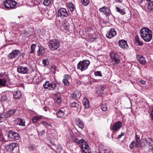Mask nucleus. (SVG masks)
I'll use <instances>...</instances> for the list:
<instances>
[{
    "label": "nucleus",
    "instance_id": "cd10ccee",
    "mask_svg": "<svg viewBox=\"0 0 153 153\" xmlns=\"http://www.w3.org/2000/svg\"><path fill=\"white\" fill-rule=\"evenodd\" d=\"M147 8L150 11H151L153 10V1H151L148 4Z\"/></svg>",
    "mask_w": 153,
    "mask_h": 153
},
{
    "label": "nucleus",
    "instance_id": "f03ea898",
    "mask_svg": "<svg viewBox=\"0 0 153 153\" xmlns=\"http://www.w3.org/2000/svg\"><path fill=\"white\" fill-rule=\"evenodd\" d=\"M74 141L80 144V148L82 149V153H91L89 145L83 139L78 140L76 138Z\"/></svg>",
    "mask_w": 153,
    "mask_h": 153
},
{
    "label": "nucleus",
    "instance_id": "09e8293b",
    "mask_svg": "<svg viewBox=\"0 0 153 153\" xmlns=\"http://www.w3.org/2000/svg\"><path fill=\"white\" fill-rule=\"evenodd\" d=\"M125 134V133L124 132H122L121 133V134L119 135L118 136V139L120 138L122 136L124 135Z\"/></svg>",
    "mask_w": 153,
    "mask_h": 153
},
{
    "label": "nucleus",
    "instance_id": "bb28decb",
    "mask_svg": "<svg viewBox=\"0 0 153 153\" xmlns=\"http://www.w3.org/2000/svg\"><path fill=\"white\" fill-rule=\"evenodd\" d=\"M36 47V45L35 44H32L30 47V50L29 53L30 54L33 53L35 51V48Z\"/></svg>",
    "mask_w": 153,
    "mask_h": 153
},
{
    "label": "nucleus",
    "instance_id": "bf43d9fd",
    "mask_svg": "<svg viewBox=\"0 0 153 153\" xmlns=\"http://www.w3.org/2000/svg\"><path fill=\"white\" fill-rule=\"evenodd\" d=\"M88 40H90L91 42H92L94 40V38H92V39H91L90 38H89Z\"/></svg>",
    "mask_w": 153,
    "mask_h": 153
},
{
    "label": "nucleus",
    "instance_id": "13d9d810",
    "mask_svg": "<svg viewBox=\"0 0 153 153\" xmlns=\"http://www.w3.org/2000/svg\"><path fill=\"white\" fill-rule=\"evenodd\" d=\"M137 1L139 4H141L143 1V0H137Z\"/></svg>",
    "mask_w": 153,
    "mask_h": 153
},
{
    "label": "nucleus",
    "instance_id": "5701e85b",
    "mask_svg": "<svg viewBox=\"0 0 153 153\" xmlns=\"http://www.w3.org/2000/svg\"><path fill=\"white\" fill-rule=\"evenodd\" d=\"M104 89L105 88L103 86H100L96 92L97 94L99 95H101L103 94V91Z\"/></svg>",
    "mask_w": 153,
    "mask_h": 153
},
{
    "label": "nucleus",
    "instance_id": "39448f33",
    "mask_svg": "<svg viewBox=\"0 0 153 153\" xmlns=\"http://www.w3.org/2000/svg\"><path fill=\"white\" fill-rule=\"evenodd\" d=\"M16 4V2L13 0H5L3 3L5 7L9 9L14 7Z\"/></svg>",
    "mask_w": 153,
    "mask_h": 153
},
{
    "label": "nucleus",
    "instance_id": "4c0bfd02",
    "mask_svg": "<svg viewBox=\"0 0 153 153\" xmlns=\"http://www.w3.org/2000/svg\"><path fill=\"white\" fill-rule=\"evenodd\" d=\"M89 0H81L82 4L84 6H87L89 3Z\"/></svg>",
    "mask_w": 153,
    "mask_h": 153
},
{
    "label": "nucleus",
    "instance_id": "c03bdc74",
    "mask_svg": "<svg viewBox=\"0 0 153 153\" xmlns=\"http://www.w3.org/2000/svg\"><path fill=\"white\" fill-rule=\"evenodd\" d=\"M42 64L44 66H46L48 64V62L47 60L44 59L42 60Z\"/></svg>",
    "mask_w": 153,
    "mask_h": 153
},
{
    "label": "nucleus",
    "instance_id": "6e6552de",
    "mask_svg": "<svg viewBox=\"0 0 153 153\" xmlns=\"http://www.w3.org/2000/svg\"><path fill=\"white\" fill-rule=\"evenodd\" d=\"M110 56L111 58L115 63L117 64L120 63V57L117 53H111Z\"/></svg>",
    "mask_w": 153,
    "mask_h": 153
},
{
    "label": "nucleus",
    "instance_id": "69168bd1",
    "mask_svg": "<svg viewBox=\"0 0 153 153\" xmlns=\"http://www.w3.org/2000/svg\"><path fill=\"white\" fill-rule=\"evenodd\" d=\"M113 135L112 136V137H113Z\"/></svg>",
    "mask_w": 153,
    "mask_h": 153
},
{
    "label": "nucleus",
    "instance_id": "4be33fe9",
    "mask_svg": "<svg viewBox=\"0 0 153 153\" xmlns=\"http://www.w3.org/2000/svg\"><path fill=\"white\" fill-rule=\"evenodd\" d=\"M137 60L140 64H144L146 62L145 58L142 56H139L137 57Z\"/></svg>",
    "mask_w": 153,
    "mask_h": 153
},
{
    "label": "nucleus",
    "instance_id": "aec40b11",
    "mask_svg": "<svg viewBox=\"0 0 153 153\" xmlns=\"http://www.w3.org/2000/svg\"><path fill=\"white\" fill-rule=\"evenodd\" d=\"M16 111V109H11L9 110L6 114L7 117H8L12 116Z\"/></svg>",
    "mask_w": 153,
    "mask_h": 153
},
{
    "label": "nucleus",
    "instance_id": "7c9ffc66",
    "mask_svg": "<svg viewBox=\"0 0 153 153\" xmlns=\"http://www.w3.org/2000/svg\"><path fill=\"white\" fill-rule=\"evenodd\" d=\"M56 115L59 118H61L64 116V112L62 110H59L56 113Z\"/></svg>",
    "mask_w": 153,
    "mask_h": 153
},
{
    "label": "nucleus",
    "instance_id": "5fc2aeb1",
    "mask_svg": "<svg viewBox=\"0 0 153 153\" xmlns=\"http://www.w3.org/2000/svg\"><path fill=\"white\" fill-rule=\"evenodd\" d=\"M131 144H132L133 145V146H137V145H136V143H135L134 141H132Z\"/></svg>",
    "mask_w": 153,
    "mask_h": 153
},
{
    "label": "nucleus",
    "instance_id": "49530a36",
    "mask_svg": "<svg viewBox=\"0 0 153 153\" xmlns=\"http://www.w3.org/2000/svg\"><path fill=\"white\" fill-rule=\"evenodd\" d=\"M104 153H110V150L109 149H104Z\"/></svg>",
    "mask_w": 153,
    "mask_h": 153
},
{
    "label": "nucleus",
    "instance_id": "f3484780",
    "mask_svg": "<svg viewBox=\"0 0 153 153\" xmlns=\"http://www.w3.org/2000/svg\"><path fill=\"white\" fill-rule=\"evenodd\" d=\"M45 53V49L42 45L39 46L38 50L37 51V55L38 56L43 55Z\"/></svg>",
    "mask_w": 153,
    "mask_h": 153
},
{
    "label": "nucleus",
    "instance_id": "412c9836",
    "mask_svg": "<svg viewBox=\"0 0 153 153\" xmlns=\"http://www.w3.org/2000/svg\"><path fill=\"white\" fill-rule=\"evenodd\" d=\"M82 103L85 108H88L89 107V100L86 99H84L82 101Z\"/></svg>",
    "mask_w": 153,
    "mask_h": 153
},
{
    "label": "nucleus",
    "instance_id": "b1692460",
    "mask_svg": "<svg viewBox=\"0 0 153 153\" xmlns=\"http://www.w3.org/2000/svg\"><path fill=\"white\" fill-rule=\"evenodd\" d=\"M21 93L20 91H17L14 93V97L15 99H19L21 97Z\"/></svg>",
    "mask_w": 153,
    "mask_h": 153
},
{
    "label": "nucleus",
    "instance_id": "79ce46f5",
    "mask_svg": "<svg viewBox=\"0 0 153 153\" xmlns=\"http://www.w3.org/2000/svg\"><path fill=\"white\" fill-rule=\"evenodd\" d=\"M62 82L64 83L65 85H69V82L68 80L67 79H63L62 80Z\"/></svg>",
    "mask_w": 153,
    "mask_h": 153
},
{
    "label": "nucleus",
    "instance_id": "603ef678",
    "mask_svg": "<svg viewBox=\"0 0 153 153\" xmlns=\"http://www.w3.org/2000/svg\"><path fill=\"white\" fill-rule=\"evenodd\" d=\"M1 99L2 100H5L7 99L6 97L5 96H3L1 97Z\"/></svg>",
    "mask_w": 153,
    "mask_h": 153
},
{
    "label": "nucleus",
    "instance_id": "dca6fc26",
    "mask_svg": "<svg viewBox=\"0 0 153 153\" xmlns=\"http://www.w3.org/2000/svg\"><path fill=\"white\" fill-rule=\"evenodd\" d=\"M118 43L119 46L123 49H127L128 48L127 41L125 40L122 39L119 40Z\"/></svg>",
    "mask_w": 153,
    "mask_h": 153
},
{
    "label": "nucleus",
    "instance_id": "a19ab883",
    "mask_svg": "<svg viewBox=\"0 0 153 153\" xmlns=\"http://www.w3.org/2000/svg\"><path fill=\"white\" fill-rule=\"evenodd\" d=\"M101 108L102 110L104 111H105L107 110V107L106 104H103L101 105Z\"/></svg>",
    "mask_w": 153,
    "mask_h": 153
},
{
    "label": "nucleus",
    "instance_id": "864d4df0",
    "mask_svg": "<svg viewBox=\"0 0 153 153\" xmlns=\"http://www.w3.org/2000/svg\"><path fill=\"white\" fill-rule=\"evenodd\" d=\"M45 133V131L44 130H42L41 132H40V135H42L44 134Z\"/></svg>",
    "mask_w": 153,
    "mask_h": 153
},
{
    "label": "nucleus",
    "instance_id": "e2e57ef3",
    "mask_svg": "<svg viewBox=\"0 0 153 153\" xmlns=\"http://www.w3.org/2000/svg\"><path fill=\"white\" fill-rule=\"evenodd\" d=\"M146 1H151V0H146Z\"/></svg>",
    "mask_w": 153,
    "mask_h": 153
},
{
    "label": "nucleus",
    "instance_id": "9d476101",
    "mask_svg": "<svg viewBox=\"0 0 153 153\" xmlns=\"http://www.w3.org/2000/svg\"><path fill=\"white\" fill-rule=\"evenodd\" d=\"M117 34V32L114 29L111 28L110 30L106 33V37L109 39H111L114 37Z\"/></svg>",
    "mask_w": 153,
    "mask_h": 153
},
{
    "label": "nucleus",
    "instance_id": "4d7b16f0",
    "mask_svg": "<svg viewBox=\"0 0 153 153\" xmlns=\"http://www.w3.org/2000/svg\"><path fill=\"white\" fill-rule=\"evenodd\" d=\"M129 147L130 149H132L134 147V146H133L132 144H131L130 145Z\"/></svg>",
    "mask_w": 153,
    "mask_h": 153
},
{
    "label": "nucleus",
    "instance_id": "680f3d73",
    "mask_svg": "<svg viewBox=\"0 0 153 153\" xmlns=\"http://www.w3.org/2000/svg\"><path fill=\"white\" fill-rule=\"evenodd\" d=\"M35 1H38L39 0H34Z\"/></svg>",
    "mask_w": 153,
    "mask_h": 153
},
{
    "label": "nucleus",
    "instance_id": "0e129e2a",
    "mask_svg": "<svg viewBox=\"0 0 153 153\" xmlns=\"http://www.w3.org/2000/svg\"><path fill=\"white\" fill-rule=\"evenodd\" d=\"M22 33H26V32H25V31H24V32H23Z\"/></svg>",
    "mask_w": 153,
    "mask_h": 153
},
{
    "label": "nucleus",
    "instance_id": "c85d7f7f",
    "mask_svg": "<svg viewBox=\"0 0 153 153\" xmlns=\"http://www.w3.org/2000/svg\"><path fill=\"white\" fill-rule=\"evenodd\" d=\"M7 82V80L5 79H0V86H4Z\"/></svg>",
    "mask_w": 153,
    "mask_h": 153
},
{
    "label": "nucleus",
    "instance_id": "f8f14e48",
    "mask_svg": "<svg viewBox=\"0 0 153 153\" xmlns=\"http://www.w3.org/2000/svg\"><path fill=\"white\" fill-rule=\"evenodd\" d=\"M17 70L18 72L22 74H27L28 72V68L23 66H19L18 67Z\"/></svg>",
    "mask_w": 153,
    "mask_h": 153
},
{
    "label": "nucleus",
    "instance_id": "9b49d317",
    "mask_svg": "<svg viewBox=\"0 0 153 153\" xmlns=\"http://www.w3.org/2000/svg\"><path fill=\"white\" fill-rule=\"evenodd\" d=\"M99 10L101 12L103 13L107 16H110L111 14V12L109 9L107 7L103 6L99 9Z\"/></svg>",
    "mask_w": 153,
    "mask_h": 153
},
{
    "label": "nucleus",
    "instance_id": "ea45409f",
    "mask_svg": "<svg viewBox=\"0 0 153 153\" xmlns=\"http://www.w3.org/2000/svg\"><path fill=\"white\" fill-rule=\"evenodd\" d=\"M94 75L96 76H100L101 77L102 76L101 72L99 71H97L95 72Z\"/></svg>",
    "mask_w": 153,
    "mask_h": 153
},
{
    "label": "nucleus",
    "instance_id": "e433bc0d",
    "mask_svg": "<svg viewBox=\"0 0 153 153\" xmlns=\"http://www.w3.org/2000/svg\"><path fill=\"white\" fill-rule=\"evenodd\" d=\"M135 142L136 145L138 146L140 144V137L137 135H136Z\"/></svg>",
    "mask_w": 153,
    "mask_h": 153
},
{
    "label": "nucleus",
    "instance_id": "473e14b6",
    "mask_svg": "<svg viewBox=\"0 0 153 153\" xmlns=\"http://www.w3.org/2000/svg\"><path fill=\"white\" fill-rule=\"evenodd\" d=\"M70 106L71 107H74L76 108H77L79 106V105L76 102H74L70 103Z\"/></svg>",
    "mask_w": 153,
    "mask_h": 153
},
{
    "label": "nucleus",
    "instance_id": "ddd939ff",
    "mask_svg": "<svg viewBox=\"0 0 153 153\" xmlns=\"http://www.w3.org/2000/svg\"><path fill=\"white\" fill-rule=\"evenodd\" d=\"M18 144L16 143H11L8 145H7L6 146V149L9 151L11 152L16 147Z\"/></svg>",
    "mask_w": 153,
    "mask_h": 153
},
{
    "label": "nucleus",
    "instance_id": "c756f323",
    "mask_svg": "<svg viewBox=\"0 0 153 153\" xmlns=\"http://www.w3.org/2000/svg\"><path fill=\"white\" fill-rule=\"evenodd\" d=\"M72 23V19L70 17L68 18L67 19L65 20V24L67 26H69V24H71Z\"/></svg>",
    "mask_w": 153,
    "mask_h": 153
},
{
    "label": "nucleus",
    "instance_id": "72a5a7b5",
    "mask_svg": "<svg viewBox=\"0 0 153 153\" xmlns=\"http://www.w3.org/2000/svg\"><path fill=\"white\" fill-rule=\"evenodd\" d=\"M52 0H44L43 4L45 6H49L51 3Z\"/></svg>",
    "mask_w": 153,
    "mask_h": 153
},
{
    "label": "nucleus",
    "instance_id": "4468645a",
    "mask_svg": "<svg viewBox=\"0 0 153 153\" xmlns=\"http://www.w3.org/2000/svg\"><path fill=\"white\" fill-rule=\"evenodd\" d=\"M20 52V51L19 50H13L12 52L9 54L8 57L10 59H13L16 57Z\"/></svg>",
    "mask_w": 153,
    "mask_h": 153
},
{
    "label": "nucleus",
    "instance_id": "052dcab7",
    "mask_svg": "<svg viewBox=\"0 0 153 153\" xmlns=\"http://www.w3.org/2000/svg\"><path fill=\"white\" fill-rule=\"evenodd\" d=\"M44 110L45 111H47V109H46V107H45L44 108Z\"/></svg>",
    "mask_w": 153,
    "mask_h": 153
},
{
    "label": "nucleus",
    "instance_id": "a878e982",
    "mask_svg": "<svg viewBox=\"0 0 153 153\" xmlns=\"http://www.w3.org/2000/svg\"><path fill=\"white\" fill-rule=\"evenodd\" d=\"M135 40L136 42L137 43L138 45L140 46H142L143 44V41L139 39V37L138 36H135Z\"/></svg>",
    "mask_w": 153,
    "mask_h": 153
},
{
    "label": "nucleus",
    "instance_id": "f257e3e1",
    "mask_svg": "<svg viewBox=\"0 0 153 153\" xmlns=\"http://www.w3.org/2000/svg\"><path fill=\"white\" fill-rule=\"evenodd\" d=\"M141 37L146 42H149L152 38V31L147 28H143L140 30Z\"/></svg>",
    "mask_w": 153,
    "mask_h": 153
},
{
    "label": "nucleus",
    "instance_id": "0eeeda50",
    "mask_svg": "<svg viewBox=\"0 0 153 153\" xmlns=\"http://www.w3.org/2000/svg\"><path fill=\"white\" fill-rule=\"evenodd\" d=\"M58 16L63 18L65 17H67L68 16V13L66 9L61 8L58 10Z\"/></svg>",
    "mask_w": 153,
    "mask_h": 153
},
{
    "label": "nucleus",
    "instance_id": "a18cd8bd",
    "mask_svg": "<svg viewBox=\"0 0 153 153\" xmlns=\"http://www.w3.org/2000/svg\"><path fill=\"white\" fill-rule=\"evenodd\" d=\"M71 77L69 75H65L64 76V79H67L68 80L70 79Z\"/></svg>",
    "mask_w": 153,
    "mask_h": 153
},
{
    "label": "nucleus",
    "instance_id": "37998d69",
    "mask_svg": "<svg viewBox=\"0 0 153 153\" xmlns=\"http://www.w3.org/2000/svg\"><path fill=\"white\" fill-rule=\"evenodd\" d=\"M62 98H61L60 97H58L56 98V102L58 103H60L62 101Z\"/></svg>",
    "mask_w": 153,
    "mask_h": 153
},
{
    "label": "nucleus",
    "instance_id": "20e7f679",
    "mask_svg": "<svg viewBox=\"0 0 153 153\" xmlns=\"http://www.w3.org/2000/svg\"><path fill=\"white\" fill-rule=\"evenodd\" d=\"M90 63V62L88 60L80 61L77 64V68L78 69H80L81 71H84L87 68Z\"/></svg>",
    "mask_w": 153,
    "mask_h": 153
},
{
    "label": "nucleus",
    "instance_id": "8fccbe9b",
    "mask_svg": "<svg viewBox=\"0 0 153 153\" xmlns=\"http://www.w3.org/2000/svg\"><path fill=\"white\" fill-rule=\"evenodd\" d=\"M139 83L140 84H142V85H145L146 83L143 80H140L139 82Z\"/></svg>",
    "mask_w": 153,
    "mask_h": 153
},
{
    "label": "nucleus",
    "instance_id": "6ab92c4d",
    "mask_svg": "<svg viewBox=\"0 0 153 153\" xmlns=\"http://www.w3.org/2000/svg\"><path fill=\"white\" fill-rule=\"evenodd\" d=\"M80 96V93L78 91H75L73 93L71 94V96L72 98L74 99H76L79 98Z\"/></svg>",
    "mask_w": 153,
    "mask_h": 153
},
{
    "label": "nucleus",
    "instance_id": "58836bf2",
    "mask_svg": "<svg viewBox=\"0 0 153 153\" xmlns=\"http://www.w3.org/2000/svg\"><path fill=\"white\" fill-rule=\"evenodd\" d=\"M116 9L117 11L122 14H124L125 13V12L123 10L120 9L119 8L116 7Z\"/></svg>",
    "mask_w": 153,
    "mask_h": 153
},
{
    "label": "nucleus",
    "instance_id": "423d86ee",
    "mask_svg": "<svg viewBox=\"0 0 153 153\" xmlns=\"http://www.w3.org/2000/svg\"><path fill=\"white\" fill-rule=\"evenodd\" d=\"M43 86L45 88L51 90H53L56 87V84L55 83L50 82L48 81H47L43 84Z\"/></svg>",
    "mask_w": 153,
    "mask_h": 153
},
{
    "label": "nucleus",
    "instance_id": "7ed1b4c3",
    "mask_svg": "<svg viewBox=\"0 0 153 153\" xmlns=\"http://www.w3.org/2000/svg\"><path fill=\"white\" fill-rule=\"evenodd\" d=\"M60 44L59 40L57 39L50 40L48 43L50 49L52 51L57 49L60 46Z\"/></svg>",
    "mask_w": 153,
    "mask_h": 153
},
{
    "label": "nucleus",
    "instance_id": "de8ad7c7",
    "mask_svg": "<svg viewBox=\"0 0 153 153\" xmlns=\"http://www.w3.org/2000/svg\"><path fill=\"white\" fill-rule=\"evenodd\" d=\"M42 123L45 125V126H46L47 125V126H50L51 127V125L50 124L48 123L47 122H45V121H42Z\"/></svg>",
    "mask_w": 153,
    "mask_h": 153
},
{
    "label": "nucleus",
    "instance_id": "c9c22d12",
    "mask_svg": "<svg viewBox=\"0 0 153 153\" xmlns=\"http://www.w3.org/2000/svg\"><path fill=\"white\" fill-rule=\"evenodd\" d=\"M40 117L38 116H34L32 119V120L33 123H36L37 121L39 120Z\"/></svg>",
    "mask_w": 153,
    "mask_h": 153
},
{
    "label": "nucleus",
    "instance_id": "2eb2a0df",
    "mask_svg": "<svg viewBox=\"0 0 153 153\" xmlns=\"http://www.w3.org/2000/svg\"><path fill=\"white\" fill-rule=\"evenodd\" d=\"M121 123L120 122H116L114 123L112 127L111 128V129L115 132L118 131L120 128L121 126Z\"/></svg>",
    "mask_w": 153,
    "mask_h": 153
},
{
    "label": "nucleus",
    "instance_id": "393cba45",
    "mask_svg": "<svg viewBox=\"0 0 153 153\" xmlns=\"http://www.w3.org/2000/svg\"><path fill=\"white\" fill-rule=\"evenodd\" d=\"M76 123L78 126L81 128L82 129L84 127V125L83 122L79 119L76 120Z\"/></svg>",
    "mask_w": 153,
    "mask_h": 153
},
{
    "label": "nucleus",
    "instance_id": "a211bd4d",
    "mask_svg": "<svg viewBox=\"0 0 153 153\" xmlns=\"http://www.w3.org/2000/svg\"><path fill=\"white\" fill-rule=\"evenodd\" d=\"M15 121L17 122V124H19L20 126H25V121L23 119L17 118Z\"/></svg>",
    "mask_w": 153,
    "mask_h": 153
},
{
    "label": "nucleus",
    "instance_id": "f704fd0d",
    "mask_svg": "<svg viewBox=\"0 0 153 153\" xmlns=\"http://www.w3.org/2000/svg\"><path fill=\"white\" fill-rule=\"evenodd\" d=\"M69 8L71 12H73L75 10V7L74 5L72 3L69 4Z\"/></svg>",
    "mask_w": 153,
    "mask_h": 153
},
{
    "label": "nucleus",
    "instance_id": "6e6d98bb",
    "mask_svg": "<svg viewBox=\"0 0 153 153\" xmlns=\"http://www.w3.org/2000/svg\"><path fill=\"white\" fill-rule=\"evenodd\" d=\"M25 55V53H21L20 54V56H22V57H24Z\"/></svg>",
    "mask_w": 153,
    "mask_h": 153
},
{
    "label": "nucleus",
    "instance_id": "2f4dec72",
    "mask_svg": "<svg viewBox=\"0 0 153 153\" xmlns=\"http://www.w3.org/2000/svg\"><path fill=\"white\" fill-rule=\"evenodd\" d=\"M7 117L6 115L2 114H0V122H3L6 120V118Z\"/></svg>",
    "mask_w": 153,
    "mask_h": 153
},
{
    "label": "nucleus",
    "instance_id": "3c124183",
    "mask_svg": "<svg viewBox=\"0 0 153 153\" xmlns=\"http://www.w3.org/2000/svg\"><path fill=\"white\" fill-rule=\"evenodd\" d=\"M151 116L153 120V108L152 109V111L151 112Z\"/></svg>",
    "mask_w": 153,
    "mask_h": 153
},
{
    "label": "nucleus",
    "instance_id": "1a4fd4ad",
    "mask_svg": "<svg viewBox=\"0 0 153 153\" xmlns=\"http://www.w3.org/2000/svg\"><path fill=\"white\" fill-rule=\"evenodd\" d=\"M7 136L9 138L15 140H19V135L18 134L12 131H10L8 132Z\"/></svg>",
    "mask_w": 153,
    "mask_h": 153
}]
</instances>
